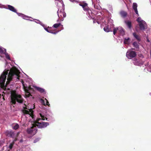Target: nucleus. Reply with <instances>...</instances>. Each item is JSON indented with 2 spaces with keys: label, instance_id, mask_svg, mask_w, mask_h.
Listing matches in <instances>:
<instances>
[{
  "label": "nucleus",
  "instance_id": "f257e3e1",
  "mask_svg": "<svg viewBox=\"0 0 151 151\" xmlns=\"http://www.w3.org/2000/svg\"><path fill=\"white\" fill-rule=\"evenodd\" d=\"M20 72L16 68L11 69L8 74L7 78V81L6 84H9L11 81L12 79L15 78L17 79H19L20 76L19 75Z\"/></svg>",
  "mask_w": 151,
  "mask_h": 151
},
{
  "label": "nucleus",
  "instance_id": "f03ea898",
  "mask_svg": "<svg viewBox=\"0 0 151 151\" xmlns=\"http://www.w3.org/2000/svg\"><path fill=\"white\" fill-rule=\"evenodd\" d=\"M16 101L19 103H22L23 99L20 95L17 94L15 92L12 93L11 96L10 104H15Z\"/></svg>",
  "mask_w": 151,
  "mask_h": 151
},
{
  "label": "nucleus",
  "instance_id": "7ed1b4c3",
  "mask_svg": "<svg viewBox=\"0 0 151 151\" xmlns=\"http://www.w3.org/2000/svg\"><path fill=\"white\" fill-rule=\"evenodd\" d=\"M41 120L40 118H37L34 122V124H35V126L37 127L38 128H45L49 125V123L48 122H39Z\"/></svg>",
  "mask_w": 151,
  "mask_h": 151
},
{
  "label": "nucleus",
  "instance_id": "20e7f679",
  "mask_svg": "<svg viewBox=\"0 0 151 151\" xmlns=\"http://www.w3.org/2000/svg\"><path fill=\"white\" fill-rule=\"evenodd\" d=\"M9 70L4 71L0 77V85L4 86L6 78V75L8 74Z\"/></svg>",
  "mask_w": 151,
  "mask_h": 151
},
{
  "label": "nucleus",
  "instance_id": "39448f33",
  "mask_svg": "<svg viewBox=\"0 0 151 151\" xmlns=\"http://www.w3.org/2000/svg\"><path fill=\"white\" fill-rule=\"evenodd\" d=\"M79 4L82 7L84 11L88 12V13L89 15V17H91L90 14L91 13L92 15L93 13L90 8L88 6V4L85 2H83L80 3Z\"/></svg>",
  "mask_w": 151,
  "mask_h": 151
},
{
  "label": "nucleus",
  "instance_id": "423d86ee",
  "mask_svg": "<svg viewBox=\"0 0 151 151\" xmlns=\"http://www.w3.org/2000/svg\"><path fill=\"white\" fill-rule=\"evenodd\" d=\"M36 126L35 124L31 128H28L27 132L28 134H31L33 135H35L37 132V129L35 128Z\"/></svg>",
  "mask_w": 151,
  "mask_h": 151
},
{
  "label": "nucleus",
  "instance_id": "0eeeda50",
  "mask_svg": "<svg viewBox=\"0 0 151 151\" xmlns=\"http://www.w3.org/2000/svg\"><path fill=\"white\" fill-rule=\"evenodd\" d=\"M136 55V53L134 51H131L127 52L126 53L127 57L129 59H131L134 58Z\"/></svg>",
  "mask_w": 151,
  "mask_h": 151
},
{
  "label": "nucleus",
  "instance_id": "6e6552de",
  "mask_svg": "<svg viewBox=\"0 0 151 151\" xmlns=\"http://www.w3.org/2000/svg\"><path fill=\"white\" fill-rule=\"evenodd\" d=\"M57 13L59 18L60 19H63L66 16V13L64 12L63 9L61 10L60 11L58 10L57 11Z\"/></svg>",
  "mask_w": 151,
  "mask_h": 151
},
{
  "label": "nucleus",
  "instance_id": "1a4fd4ad",
  "mask_svg": "<svg viewBox=\"0 0 151 151\" xmlns=\"http://www.w3.org/2000/svg\"><path fill=\"white\" fill-rule=\"evenodd\" d=\"M44 29L47 32L54 34H57L59 32V31H56L55 29H53L52 27H48L47 28H44Z\"/></svg>",
  "mask_w": 151,
  "mask_h": 151
},
{
  "label": "nucleus",
  "instance_id": "9d476101",
  "mask_svg": "<svg viewBox=\"0 0 151 151\" xmlns=\"http://www.w3.org/2000/svg\"><path fill=\"white\" fill-rule=\"evenodd\" d=\"M23 83H24V82H23ZM22 83L23 85V88H24V90L26 93V95L27 97H29L31 95V94L29 92V90L31 89V87L30 86L29 87L25 86L23 83Z\"/></svg>",
  "mask_w": 151,
  "mask_h": 151
},
{
  "label": "nucleus",
  "instance_id": "9b49d317",
  "mask_svg": "<svg viewBox=\"0 0 151 151\" xmlns=\"http://www.w3.org/2000/svg\"><path fill=\"white\" fill-rule=\"evenodd\" d=\"M7 7L5 8L6 9L15 13H17V10L13 6L9 5H7Z\"/></svg>",
  "mask_w": 151,
  "mask_h": 151
},
{
  "label": "nucleus",
  "instance_id": "f8f14e48",
  "mask_svg": "<svg viewBox=\"0 0 151 151\" xmlns=\"http://www.w3.org/2000/svg\"><path fill=\"white\" fill-rule=\"evenodd\" d=\"M143 22H141L139 23V28L141 30H144L146 29L145 26V22L144 21Z\"/></svg>",
  "mask_w": 151,
  "mask_h": 151
},
{
  "label": "nucleus",
  "instance_id": "ddd939ff",
  "mask_svg": "<svg viewBox=\"0 0 151 151\" xmlns=\"http://www.w3.org/2000/svg\"><path fill=\"white\" fill-rule=\"evenodd\" d=\"M121 16L123 18L125 17L127 15V13L124 11H122L120 12Z\"/></svg>",
  "mask_w": 151,
  "mask_h": 151
},
{
  "label": "nucleus",
  "instance_id": "4468645a",
  "mask_svg": "<svg viewBox=\"0 0 151 151\" xmlns=\"http://www.w3.org/2000/svg\"><path fill=\"white\" fill-rule=\"evenodd\" d=\"M125 23L129 28L130 29H131L132 27V23L130 21L128 20H126L125 21Z\"/></svg>",
  "mask_w": 151,
  "mask_h": 151
},
{
  "label": "nucleus",
  "instance_id": "2eb2a0df",
  "mask_svg": "<svg viewBox=\"0 0 151 151\" xmlns=\"http://www.w3.org/2000/svg\"><path fill=\"white\" fill-rule=\"evenodd\" d=\"M133 35L138 40V41L139 42L141 41L140 36L139 35H137L135 32H134L133 33Z\"/></svg>",
  "mask_w": 151,
  "mask_h": 151
},
{
  "label": "nucleus",
  "instance_id": "dca6fc26",
  "mask_svg": "<svg viewBox=\"0 0 151 151\" xmlns=\"http://www.w3.org/2000/svg\"><path fill=\"white\" fill-rule=\"evenodd\" d=\"M118 31L119 32L120 35H124V29L121 27H118Z\"/></svg>",
  "mask_w": 151,
  "mask_h": 151
},
{
  "label": "nucleus",
  "instance_id": "f3484780",
  "mask_svg": "<svg viewBox=\"0 0 151 151\" xmlns=\"http://www.w3.org/2000/svg\"><path fill=\"white\" fill-rule=\"evenodd\" d=\"M60 26H63V25H62L60 23H56L54 24L53 25L52 27L54 28H57L59 27Z\"/></svg>",
  "mask_w": 151,
  "mask_h": 151
},
{
  "label": "nucleus",
  "instance_id": "a211bd4d",
  "mask_svg": "<svg viewBox=\"0 0 151 151\" xmlns=\"http://www.w3.org/2000/svg\"><path fill=\"white\" fill-rule=\"evenodd\" d=\"M130 38H125L124 41V43L125 44H129L130 42Z\"/></svg>",
  "mask_w": 151,
  "mask_h": 151
},
{
  "label": "nucleus",
  "instance_id": "6ab92c4d",
  "mask_svg": "<svg viewBox=\"0 0 151 151\" xmlns=\"http://www.w3.org/2000/svg\"><path fill=\"white\" fill-rule=\"evenodd\" d=\"M36 89L41 93H43L45 91L44 89L40 87H37Z\"/></svg>",
  "mask_w": 151,
  "mask_h": 151
},
{
  "label": "nucleus",
  "instance_id": "aec40b11",
  "mask_svg": "<svg viewBox=\"0 0 151 151\" xmlns=\"http://www.w3.org/2000/svg\"><path fill=\"white\" fill-rule=\"evenodd\" d=\"M40 116L41 117V120H45L46 119V120H47V118H46L45 116L44 115H42V114H40Z\"/></svg>",
  "mask_w": 151,
  "mask_h": 151
},
{
  "label": "nucleus",
  "instance_id": "412c9836",
  "mask_svg": "<svg viewBox=\"0 0 151 151\" xmlns=\"http://www.w3.org/2000/svg\"><path fill=\"white\" fill-rule=\"evenodd\" d=\"M104 29L105 31L106 32H109L110 31L111 32V30H110V28L108 27V26H106L104 28Z\"/></svg>",
  "mask_w": 151,
  "mask_h": 151
},
{
  "label": "nucleus",
  "instance_id": "4be33fe9",
  "mask_svg": "<svg viewBox=\"0 0 151 151\" xmlns=\"http://www.w3.org/2000/svg\"><path fill=\"white\" fill-rule=\"evenodd\" d=\"M4 50H5V53H4V54L5 55L6 58L7 59H8L9 60H10V58L9 56V55L6 52V49H4Z\"/></svg>",
  "mask_w": 151,
  "mask_h": 151
},
{
  "label": "nucleus",
  "instance_id": "5701e85b",
  "mask_svg": "<svg viewBox=\"0 0 151 151\" xmlns=\"http://www.w3.org/2000/svg\"><path fill=\"white\" fill-rule=\"evenodd\" d=\"M133 45L134 47H136V48H139V45L137 42H134L133 43Z\"/></svg>",
  "mask_w": 151,
  "mask_h": 151
},
{
  "label": "nucleus",
  "instance_id": "b1692460",
  "mask_svg": "<svg viewBox=\"0 0 151 151\" xmlns=\"http://www.w3.org/2000/svg\"><path fill=\"white\" fill-rule=\"evenodd\" d=\"M137 5L136 3H133V8L134 10L137 9Z\"/></svg>",
  "mask_w": 151,
  "mask_h": 151
},
{
  "label": "nucleus",
  "instance_id": "393cba45",
  "mask_svg": "<svg viewBox=\"0 0 151 151\" xmlns=\"http://www.w3.org/2000/svg\"><path fill=\"white\" fill-rule=\"evenodd\" d=\"M136 21L138 22L139 23H140L141 22H143L144 21L143 20H142L140 17H138Z\"/></svg>",
  "mask_w": 151,
  "mask_h": 151
},
{
  "label": "nucleus",
  "instance_id": "a878e982",
  "mask_svg": "<svg viewBox=\"0 0 151 151\" xmlns=\"http://www.w3.org/2000/svg\"><path fill=\"white\" fill-rule=\"evenodd\" d=\"M117 31H118V27L114 28L113 29V34L114 35H115Z\"/></svg>",
  "mask_w": 151,
  "mask_h": 151
},
{
  "label": "nucleus",
  "instance_id": "bb28decb",
  "mask_svg": "<svg viewBox=\"0 0 151 151\" xmlns=\"http://www.w3.org/2000/svg\"><path fill=\"white\" fill-rule=\"evenodd\" d=\"M29 112H31V113H29V114L32 117V116H33V111L32 109H29Z\"/></svg>",
  "mask_w": 151,
  "mask_h": 151
},
{
  "label": "nucleus",
  "instance_id": "cd10ccee",
  "mask_svg": "<svg viewBox=\"0 0 151 151\" xmlns=\"http://www.w3.org/2000/svg\"><path fill=\"white\" fill-rule=\"evenodd\" d=\"M23 113L24 114H29V111L26 109H24L22 111Z\"/></svg>",
  "mask_w": 151,
  "mask_h": 151
},
{
  "label": "nucleus",
  "instance_id": "c85d7f7f",
  "mask_svg": "<svg viewBox=\"0 0 151 151\" xmlns=\"http://www.w3.org/2000/svg\"><path fill=\"white\" fill-rule=\"evenodd\" d=\"M45 99L46 101V103H45V104H44V105L45 106L47 105L49 106H50V104H49V102L47 100L46 98H45Z\"/></svg>",
  "mask_w": 151,
  "mask_h": 151
},
{
  "label": "nucleus",
  "instance_id": "c756f323",
  "mask_svg": "<svg viewBox=\"0 0 151 151\" xmlns=\"http://www.w3.org/2000/svg\"><path fill=\"white\" fill-rule=\"evenodd\" d=\"M0 53L1 54L2 53H5V50H3L2 48L0 47Z\"/></svg>",
  "mask_w": 151,
  "mask_h": 151
},
{
  "label": "nucleus",
  "instance_id": "7c9ffc66",
  "mask_svg": "<svg viewBox=\"0 0 151 151\" xmlns=\"http://www.w3.org/2000/svg\"><path fill=\"white\" fill-rule=\"evenodd\" d=\"M14 144V142H13L11 143L9 145V147L10 149H12V148L13 147Z\"/></svg>",
  "mask_w": 151,
  "mask_h": 151
},
{
  "label": "nucleus",
  "instance_id": "2f4dec72",
  "mask_svg": "<svg viewBox=\"0 0 151 151\" xmlns=\"http://www.w3.org/2000/svg\"><path fill=\"white\" fill-rule=\"evenodd\" d=\"M19 128V125L17 124H16L14 127V129H18Z\"/></svg>",
  "mask_w": 151,
  "mask_h": 151
},
{
  "label": "nucleus",
  "instance_id": "473e14b6",
  "mask_svg": "<svg viewBox=\"0 0 151 151\" xmlns=\"http://www.w3.org/2000/svg\"><path fill=\"white\" fill-rule=\"evenodd\" d=\"M39 140H40V138H37L35 139L34 141V143H36L37 142H38Z\"/></svg>",
  "mask_w": 151,
  "mask_h": 151
},
{
  "label": "nucleus",
  "instance_id": "72a5a7b5",
  "mask_svg": "<svg viewBox=\"0 0 151 151\" xmlns=\"http://www.w3.org/2000/svg\"><path fill=\"white\" fill-rule=\"evenodd\" d=\"M41 102L44 105V104H45V101L43 99H41Z\"/></svg>",
  "mask_w": 151,
  "mask_h": 151
},
{
  "label": "nucleus",
  "instance_id": "f704fd0d",
  "mask_svg": "<svg viewBox=\"0 0 151 151\" xmlns=\"http://www.w3.org/2000/svg\"><path fill=\"white\" fill-rule=\"evenodd\" d=\"M21 16L24 19H25V18H27L28 17L26 15H25L24 14H22V16Z\"/></svg>",
  "mask_w": 151,
  "mask_h": 151
},
{
  "label": "nucleus",
  "instance_id": "c9c22d12",
  "mask_svg": "<svg viewBox=\"0 0 151 151\" xmlns=\"http://www.w3.org/2000/svg\"><path fill=\"white\" fill-rule=\"evenodd\" d=\"M134 10L135 11V12L136 14L137 15V16H139V14L138 13V12L137 9H136V10Z\"/></svg>",
  "mask_w": 151,
  "mask_h": 151
},
{
  "label": "nucleus",
  "instance_id": "e433bc0d",
  "mask_svg": "<svg viewBox=\"0 0 151 151\" xmlns=\"http://www.w3.org/2000/svg\"><path fill=\"white\" fill-rule=\"evenodd\" d=\"M4 142L2 141H0V146L3 145Z\"/></svg>",
  "mask_w": 151,
  "mask_h": 151
},
{
  "label": "nucleus",
  "instance_id": "4c0bfd02",
  "mask_svg": "<svg viewBox=\"0 0 151 151\" xmlns=\"http://www.w3.org/2000/svg\"><path fill=\"white\" fill-rule=\"evenodd\" d=\"M18 16H22V14H21L20 13H18L17 12V13H16Z\"/></svg>",
  "mask_w": 151,
  "mask_h": 151
},
{
  "label": "nucleus",
  "instance_id": "58836bf2",
  "mask_svg": "<svg viewBox=\"0 0 151 151\" xmlns=\"http://www.w3.org/2000/svg\"><path fill=\"white\" fill-rule=\"evenodd\" d=\"M147 42H150V40H149V39L148 38V39H147Z\"/></svg>",
  "mask_w": 151,
  "mask_h": 151
},
{
  "label": "nucleus",
  "instance_id": "ea45409f",
  "mask_svg": "<svg viewBox=\"0 0 151 151\" xmlns=\"http://www.w3.org/2000/svg\"><path fill=\"white\" fill-rule=\"evenodd\" d=\"M25 109H28L27 107H26L25 108Z\"/></svg>",
  "mask_w": 151,
  "mask_h": 151
},
{
  "label": "nucleus",
  "instance_id": "a19ab883",
  "mask_svg": "<svg viewBox=\"0 0 151 151\" xmlns=\"http://www.w3.org/2000/svg\"><path fill=\"white\" fill-rule=\"evenodd\" d=\"M70 1L72 2H73L75 0H70Z\"/></svg>",
  "mask_w": 151,
  "mask_h": 151
},
{
  "label": "nucleus",
  "instance_id": "79ce46f5",
  "mask_svg": "<svg viewBox=\"0 0 151 151\" xmlns=\"http://www.w3.org/2000/svg\"><path fill=\"white\" fill-rule=\"evenodd\" d=\"M97 22L98 24H99V21H97Z\"/></svg>",
  "mask_w": 151,
  "mask_h": 151
},
{
  "label": "nucleus",
  "instance_id": "37998d69",
  "mask_svg": "<svg viewBox=\"0 0 151 151\" xmlns=\"http://www.w3.org/2000/svg\"><path fill=\"white\" fill-rule=\"evenodd\" d=\"M96 22H95V21L94 20L93 22V23H95Z\"/></svg>",
  "mask_w": 151,
  "mask_h": 151
}]
</instances>
